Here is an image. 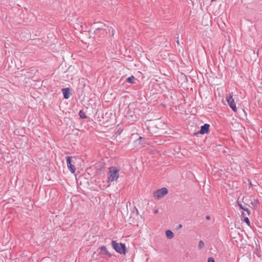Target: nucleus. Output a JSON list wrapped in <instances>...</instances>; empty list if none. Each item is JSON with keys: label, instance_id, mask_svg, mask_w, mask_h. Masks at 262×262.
I'll return each instance as SVG.
<instances>
[{"label": "nucleus", "instance_id": "obj_1", "mask_svg": "<svg viewBox=\"0 0 262 262\" xmlns=\"http://www.w3.org/2000/svg\"><path fill=\"white\" fill-rule=\"evenodd\" d=\"M119 169L116 167H111L109 168V171L107 173L108 182H113L116 181L119 178Z\"/></svg>", "mask_w": 262, "mask_h": 262}, {"label": "nucleus", "instance_id": "obj_2", "mask_svg": "<svg viewBox=\"0 0 262 262\" xmlns=\"http://www.w3.org/2000/svg\"><path fill=\"white\" fill-rule=\"evenodd\" d=\"M112 246L114 249L118 253L125 254L126 253V247L124 244L117 243L115 241H112Z\"/></svg>", "mask_w": 262, "mask_h": 262}, {"label": "nucleus", "instance_id": "obj_3", "mask_svg": "<svg viewBox=\"0 0 262 262\" xmlns=\"http://www.w3.org/2000/svg\"><path fill=\"white\" fill-rule=\"evenodd\" d=\"M232 93L229 94V95L226 96V100L228 103V104L230 106V107L234 111V112H237V108L236 106V104L234 102V100L233 98Z\"/></svg>", "mask_w": 262, "mask_h": 262}, {"label": "nucleus", "instance_id": "obj_4", "mask_svg": "<svg viewBox=\"0 0 262 262\" xmlns=\"http://www.w3.org/2000/svg\"><path fill=\"white\" fill-rule=\"evenodd\" d=\"M167 193V189L165 187H163L155 191L154 192V196L157 199H160L163 198Z\"/></svg>", "mask_w": 262, "mask_h": 262}, {"label": "nucleus", "instance_id": "obj_5", "mask_svg": "<svg viewBox=\"0 0 262 262\" xmlns=\"http://www.w3.org/2000/svg\"><path fill=\"white\" fill-rule=\"evenodd\" d=\"M95 37H104L107 34L106 29L98 28L94 31Z\"/></svg>", "mask_w": 262, "mask_h": 262}, {"label": "nucleus", "instance_id": "obj_6", "mask_svg": "<svg viewBox=\"0 0 262 262\" xmlns=\"http://www.w3.org/2000/svg\"><path fill=\"white\" fill-rule=\"evenodd\" d=\"M71 157L67 156L66 157V161L68 168L72 173H74L76 171V168L75 166L72 164L73 162L71 160Z\"/></svg>", "mask_w": 262, "mask_h": 262}, {"label": "nucleus", "instance_id": "obj_7", "mask_svg": "<svg viewBox=\"0 0 262 262\" xmlns=\"http://www.w3.org/2000/svg\"><path fill=\"white\" fill-rule=\"evenodd\" d=\"M209 124H204L201 127L199 133L202 135L208 133L209 132Z\"/></svg>", "mask_w": 262, "mask_h": 262}, {"label": "nucleus", "instance_id": "obj_8", "mask_svg": "<svg viewBox=\"0 0 262 262\" xmlns=\"http://www.w3.org/2000/svg\"><path fill=\"white\" fill-rule=\"evenodd\" d=\"M100 253L102 255H108L110 257L112 256V255L109 253L106 249V247L104 246H102L100 247Z\"/></svg>", "mask_w": 262, "mask_h": 262}, {"label": "nucleus", "instance_id": "obj_9", "mask_svg": "<svg viewBox=\"0 0 262 262\" xmlns=\"http://www.w3.org/2000/svg\"><path fill=\"white\" fill-rule=\"evenodd\" d=\"M62 92L63 94V97L65 99L69 98L70 96V90L69 88H64L62 89Z\"/></svg>", "mask_w": 262, "mask_h": 262}, {"label": "nucleus", "instance_id": "obj_10", "mask_svg": "<svg viewBox=\"0 0 262 262\" xmlns=\"http://www.w3.org/2000/svg\"><path fill=\"white\" fill-rule=\"evenodd\" d=\"M166 237L169 239L172 238L174 236L173 232L170 230L166 231Z\"/></svg>", "mask_w": 262, "mask_h": 262}, {"label": "nucleus", "instance_id": "obj_11", "mask_svg": "<svg viewBox=\"0 0 262 262\" xmlns=\"http://www.w3.org/2000/svg\"><path fill=\"white\" fill-rule=\"evenodd\" d=\"M126 81L129 83H134L135 82V77L132 75L126 79Z\"/></svg>", "mask_w": 262, "mask_h": 262}, {"label": "nucleus", "instance_id": "obj_12", "mask_svg": "<svg viewBox=\"0 0 262 262\" xmlns=\"http://www.w3.org/2000/svg\"><path fill=\"white\" fill-rule=\"evenodd\" d=\"M238 206L239 207V208L241 209L246 211L248 215L250 214V210L248 208H246V207H243V205L241 204H239L238 203Z\"/></svg>", "mask_w": 262, "mask_h": 262}, {"label": "nucleus", "instance_id": "obj_13", "mask_svg": "<svg viewBox=\"0 0 262 262\" xmlns=\"http://www.w3.org/2000/svg\"><path fill=\"white\" fill-rule=\"evenodd\" d=\"M79 115L81 119H85L87 118V116L85 115V113L82 110H80L79 111Z\"/></svg>", "mask_w": 262, "mask_h": 262}, {"label": "nucleus", "instance_id": "obj_14", "mask_svg": "<svg viewBox=\"0 0 262 262\" xmlns=\"http://www.w3.org/2000/svg\"><path fill=\"white\" fill-rule=\"evenodd\" d=\"M259 203L258 199H254V201L253 202L251 203V204L253 205L254 207H256L257 204H258Z\"/></svg>", "mask_w": 262, "mask_h": 262}, {"label": "nucleus", "instance_id": "obj_15", "mask_svg": "<svg viewBox=\"0 0 262 262\" xmlns=\"http://www.w3.org/2000/svg\"><path fill=\"white\" fill-rule=\"evenodd\" d=\"M204 247V243L202 241H200L199 243V249H202Z\"/></svg>", "mask_w": 262, "mask_h": 262}, {"label": "nucleus", "instance_id": "obj_16", "mask_svg": "<svg viewBox=\"0 0 262 262\" xmlns=\"http://www.w3.org/2000/svg\"><path fill=\"white\" fill-rule=\"evenodd\" d=\"M244 221L247 223V224L248 226H250V220L248 219V217H245Z\"/></svg>", "mask_w": 262, "mask_h": 262}, {"label": "nucleus", "instance_id": "obj_17", "mask_svg": "<svg viewBox=\"0 0 262 262\" xmlns=\"http://www.w3.org/2000/svg\"><path fill=\"white\" fill-rule=\"evenodd\" d=\"M208 262H215L214 259L213 257H209L208 259Z\"/></svg>", "mask_w": 262, "mask_h": 262}, {"label": "nucleus", "instance_id": "obj_18", "mask_svg": "<svg viewBox=\"0 0 262 262\" xmlns=\"http://www.w3.org/2000/svg\"><path fill=\"white\" fill-rule=\"evenodd\" d=\"M206 219L207 220H210V216H209V215H207V216H206Z\"/></svg>", "mask_w": 262, "mask_h": 262}, {"label": "nucleus", "instance_id": "obj_19", "mask_svg": "<svg viewBox=\"0 0 262 262\" xmlns=\"http://www.w3.org/2000/svg\"><path fill=\"white\" fill-rule=\"evenodd\" d=\"M154 212H155V213H157L158 212V209L155 210L154 211Z\"/></svg>", "mask_w": 262, "mask_h": 262}, {"label": "nucleus", "instance_id": "obj_20", "mask_svg": "<svg viewBox=\"0 0 262 262\" xmlns=\"http://www.w3.org/2000/svg\"><path fill=\"white\" fill-rule=\"evenodd\" d=\"M182 225L180 224L179 225V228H182Z\"/></svg>", "mask_w": 262, "mask_h": 262}, {"label": "nucleus", "instance_id": "obj_21", "mask_svg": "<svg viewBox=\"0 0 262 262\" xmlns=\"http://www.w3.org/2000/svg\"><path fill=\"white\" fill-rule=\"evenodd\" d=\"M177 42L178 44H179V40L178 39H177Z\"/></svg>", "mask_w": 262, "mask_h": 262}, {"label": "nucleus", "instance_id": "obj_22", "mask_svg": "<svg viewBox=\"0 0 262 262\" xmlns=\"http://www.w3.org/2000/svg\"><path fill=\"white\" fill-rule=\"evenodd\" d=\"M261 133H262V131H261Z\"/></svg>", "mask_w": 262, "mask_h": 262}]
</instances>
